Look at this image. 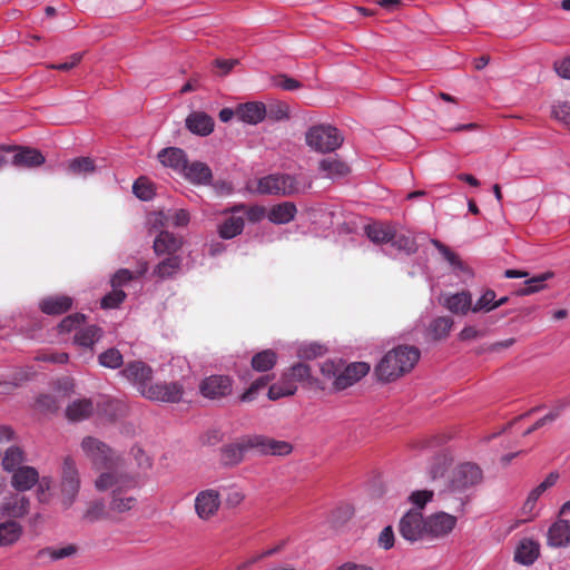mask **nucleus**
I'll return each mask as SVG.
<instances>
[{
    "label": "nucleus",
    "instance_id": "nucleus-18",
    "mask_svg": "<svg viewBox=\"0 0 570 570\" xmlns=\"http://www.w3.org/2000/svg\"><path fill=\"white\" fill-rule=\"evenodd\" d=\"M11 473L10 484L18 493L31 490L39 482L37 469L30 465H22Z\"/></svg>",
    "mask_w": 570,
    "mask_h": 570
},
{
    "label": "nucleus",
    "instance_id": "nucleus-13",
    "mask_svg": "<svg viewBox=\"0 0 570 570\" xmlns=\"http://www.w3.org/2000/svg\"><path fill=\"white\" fill-rule=\"evenodd\" d=\"M61 487L66 495V505L69 507L72 504L80 488L78 469L76 462L70 456H67L62 463Z\"/></svg>",
    "mask_w": 570,
    "mask_h": 570
},
{
    "label": "nucleus",
    "instance_id": "nucleus-37",
    "mask_svg": "<svg viewBox=\"0 0 570 570\" xmlns=\"http://www.w3.org/2000/svg\"><path fill=\"white\" fill-rule=\"evenodd\" d=\"M395 226L385 223H373L365 227L368 239L375 244H390Z\"/></svg>",
    "mask_w": 570,
    "mask_h": 570
},
{
    "label": "nucleus",
    "instance_id": "nucleus-7",
    "mask_svg": "<svg viewBox=\"0 0 570 570\" xmlns=\"http://www.w3.org/2000/svg\"><path fill=\"white\" fill-rule=\"evenodd\" d=\"M400 534L410 542L424 539L426 533V521L423 519L421 511L410 510L400 520Z\"/></svg>",
    "mask_w": 570,
    "mask_h": 570
},
{
    "label": "nucleus",
    "instance_id": "nucleus-63",
    "mask_svg": "<svg viewBox=\"0 0 570 570\" xmlns=\"http://www.w3.org/2000/svg\"><path fill=\"white\" fill-rule=\"evenodd\" d=\"M276 552V549H269V550H266L265 552L263 553H259V554H256V556H253L250 558H248L247 560L238 563L236 566V570H248L254 563L258 562L259 560H262L264 557H267V556H272L273 553Z\"/></svg>",
    "mask_w": 570,
    "mask_h": 570
},
{
    "label": "nucleus",
    "instance_id": "nucleus-16",
    "mask_svg": "<svg viewBox=\"0 0 570 570\" xmlns=\"http://www.w3.org/2000/svg\"><path fill=\"white\" fill-rule=\"evenodd\" d=\"M426 533L432 538L448 535L456 524V518L445 512H438L425 519Z\"/></svg>",
    "mask_w": 570,
    "mask_h": 570
},
{
    "label": "nucleus",
    "instance_id": "nucleus-24",
    "mask_svg": "<svg viewBox=\"0 0 570 570\" xmlns=\"http://www.w3.org/2000/svg\"><path fill=\"white\" fill-rule=\"evenodd\" d=\"M187 129L198 136H208L214 130V120L204 111H194L186 118Z\"/></svg>",
    "mask_w": 570,
    "mask_h": 570
},
{
    "label": "nucleus",
    "instance_id": "nucleus-23",
    "mask_svg": "<svg viewBox=\"0 0 570 570\" xmlns=\"http://www.w3.org/2000/svg\"><path fill=\"white\" fill-rule=\"evenodd\" d=\"M181 246V237L175 236L169 232H160L154 240V250L158 256L177 255Z\"/></svg>",
    "mask_w": 570,
    "mask_h": 570
},
{
    "label": "nucleus",
    "instance_id": "nucleus-6",
    "mask_svg": "<svg viewBox=\"0 0 570 570\" xmlns=\"http://www.w3.org/2000/svg\"><path fill=\"white\" fill-rule=\"evenodd\" d=\"M142 396L153 402L178 403L184 396V386L179 382L150 383Z\"/></svg>",
    "mask_w": 570,
    "mask_h": 570
},
{
    "label": "nucleus",
    "instance_id": "nucleus-22",
    "mask_svg": "<svg viewBox=\"0 0 570 570\" xmlns=\"http://www.w3.org/2000/svg\"><path fill=\"white\" fill-rule=\"evenodd\" d=\"M180 175L195 185H208L213 178L212 169L202 161H194L191 164L187 161Z\"/></svg>",
    "mask_w": 570,
    "mask_h": 570
},
{
    "label": "nucleus",
    "instance_id": "nucleus-60",
    "mask_svg": "<svg viewBox=\"0 0 570 570\" xmlns=\"http://www.w3.org/2000/svg\"><path fill=\"white\" fill-rule=\"evenodd\" d=\"M267 115L273 120H284L288 119L289 112H288V106L285 104H277L269 107V110L267 111Z\"/></svg>",
    "mask_w": 570,
    "mask_h": 570
},
{
    "label": "nucleus",
    "instance_id": "nucleus-19",
    "mask_svg": "<svg viewBox=\"0 0 570 570\" xmlns=\"http://www.w3.org/2000/svg\"><path fill=\"white\" fill-rule=\"evenodd\" d=\"M244 209V205L235 206L232 209V215L218 225V234L222 238L232 239L243 232L245 225L244 217L236 215V213Z\"/></svg>",
    "mask_w": 570,
    "mask_h": 570
},
{
    "label": "nucleus",
    "instance_id": "nucleus-1",
    "mask_svg": "<svg viewBox=\"0 0 570 570\" xmlns=\"http://www.w3.org/2000/svg\"><path fill=\"white\" fill-rule=\"evenodd\" d=\"M81 450L96 469H106L96 479L95 487L98 491L111 492L110 509L120 513L131 510L137 503L138 479L122 471L119 459L102 441L86 436Z\"/></svg>",
    "mask_w": 570,
    "mask_h": 570
},
{
    "label": "nucleus",
    "instance_id": "nucleus-29",
    "mask_svg": "<svg viewBox=\"0 0 570 570\" xmlns=\"http://www.w3.org/2000/svg\"><path fill=\"white\" fill-rule=\"evenodd\" d=\"M540 546L531 539H523L515 549L514 560L523 566L532 564L539 557Z\"/></svg>",
    "mask_w": 570,
    "mask_h": 570
},
{
    "label": "nucleus",
    "instance_id": "nucleus-33",
    "mask_svg": "<svg viewBox=\"0 0 570 570\" xmlns=\"http://www.w3.org/2000/svg\"><path fill=\"white\" fill-rule=\"evenodd\" d=\"M94 412V403L90 399L72 401L66 409L68 420L78 422L88 419Z\"/></svg>",
    "mask_w": 570,
    "mask_h": 570
},
{
    "label": "nucleus",
    "instance_id": "nucleus-12",
    "mask_svg": "<svg viewBox=\"0 0 570 570\" xmlns=\"http://www.w3.org/2000/svg\"><path fill=\"white\" fill-rule=\"evenodd\" d=\"M30 511V500L24 494L10 493L0 503V515L8 520L24 518Z\"/></svg>",
    "mask_w": 570,
    "mask_h": 570
},
{
    "label": "nucleus",
    "instance_id": "nucleus-39",
    "mask_svg": "<svg viewBox=\"0 0 570 570\" xmlns=\"http://www.w3.org/2000/svg\"><path fill=\"white\" fill-rule=\"evenodd\" d=\"M45 163L43 155L33 148H22L14 156L12 164L28 168L38 167Z\"/></svg>",
    "mask_w": 570,
    "mask_h": 570
},
{
    "label": "nucleus",
    "instance_id": "nucleus-15",
    "mask_svg": "<svg viewBox=\"0 0 570 570\" xmlns=\"http://www.w3.org/2000/svg\"><path fill=\"white\" fill-rule=\"evenodd\" d=\"M559 479V474L557 472H551L547 475V478L534 489L530 491L527 500L524 501L521 513L524 517V521L532 520L537 514V503L539 498L551 487H553Z\"/></svg>",
    "mask_w": 570,
    "mask_h": 570
},
{
    "label": "nucleus",
    "instance_id": "nucleus-54",
    "mask_svg": "<svg viewBox=\"0 0 570 570\" xmlns=\"http://www.w3.org/2000/svg\"><path fill=\"white\" fill-rule=\"evenodd\" d=\"M553 117L564 124L566 126H570V101L557 102L552 107Z\"/></svg>",
    "mask_w": 570,
    "mask_h": 570
},
{
    "label": "nucleus",
    "instance_id": "nucleus-40",
    "mask_svg": "<svg viewBox=\"0 0 570 570\" xmlns=\"http://www.w3.org/2000/svg\"><path fill=\"white\" fill-rule=\"evenodd\" d=\"M296 390L295 383L285 374L279 382L269 386L268 399L275 401L281 397L291 396L295 394Z\"/></svg>",
    "mask_w": 570,
    "mask_h": 570
},
{
    "label": "nucleus",
    "instance_id": "nucleus-56",
    "mask_svg": "<svg viewBox=\"0 0 570 570\" xmlns=\"http://www.w3.org/2000/svg\"><path fill=\"white\" fill-rule=\"evenodd\" d=\"M105 515V503L102 501L92 502L83 514V519L95 522Z\"/></svg>",
    "mask_w": 570,
    "mask_h": 570
},
{
    "label": "nucleus",
    "instance_id": "nucleus-5",
    "mask_svg": "<svg viewBox=\"0 0 570 570\" xmlns=\"http://www.w3.org/2000/svg\"><path fill=\"white\" fill-rule=\"evenodd\" d=\"M305 141L315 151L330 153L342 145L343 136L333 126L317 125L306 131Z\"/></svg>",
    "mask_w": 570,
    "mask_h": 570
},
{
    "label": "nucleus",
    "instance_id": "nucleus-58",
    "mask_svg": "<svg viewBox=\"0 0 570 570\" xmlns=\"http://www.w3.org/2000/svg\"><path fill=\"white\" fill-rule=\"evenodd\" d=\"M267 384V377H259L242 394L240 400L243 402L253 401L258 391Z\"/></svg>",
    "mask_w": 570,
    "mask_h": 570
},
{
    "label": "nucleus",
    "instance_id": "nucleus-20",
    "mask_svg": "<svg viewBox=\"0 0 570 570\" xmlns=\"http://www.w3.org/2000/svg\"><path fill=\"white\" fill-rule=\"evenodd\" d=\"M158 160L165 167L171 168L174 171L180 174L184 171L185 165L187 164V155L186 153L178 147H167L163 148L158 155Z\"/></svg>",
    "mask_w": 570,
    "mask_h": 570
},
{
    "label": "nucleus",
    "instance_id": "nucleus-31",
    "mask_svg": "<svg viewBox=\"0 0 570 570\" xmlns=\"http://www.w3.org/2000/svg\"><path fill=\"white\" fill-rule=\"evenodd\" d=\"M394 250L405 253L407 255L417 250L415 238L409 232L393 229V236L389 244Z\"/></svg>",
    "mask_w": 570,
    "mask_h": 570
},
{
    "label": "nucleus",
    "instance_id": "nucleus-10",
    "mask_svg": "<svg viewBox=\"0 0 570 570\" xmlns=\"http://www.w3.org/2000/svg\"><path fill=\"white\" fill-rule=\"evenodd\" d=\"M220 493L216 489H205L195 497V512L203 521H208L215 517L220 508Z\"/></svg>",
    "mask_w": 570,
    "mask_h": 570
},
{
    "label": "nucleus",
    "instance_id": "nucleus-25",
    "mask_svg": "<svg viewBox=\"0 0 570 570\" xmlns=\"http://www.w3.org/2000/svg\"><path fill=\"white\" fill-rule=\"evenodd\" d=\"M443 306L453 314L466 315L473 308L472 296L466 291L451 294L444 297Z\"/></svg>",
    "mask_w": 570,
    "mask_h": 570
},
{
    "label": "nucleus",
    "instance_id": "nucleus-47",
    "mask_svg": "<svg viewBox=\"0 0 570 570\" xmlns=\"http://www.w3.org/2000/svg\"><path fill=\"white\" fill-rule=\"evenodd\" d=\"M86 317L83 314L76 313L66 316L58 325L59 333H71L77 332L83 324Z\"/></svg>",
    "mask_w": 570,
    "mask_h": 570
},
{
    "label": "nucleus",
    "instance_id": "nucleus-28",
    "mask_svg": "<svg viewBox=\"0 0 570 570\" xmlns=\"http://www.w3.org/2000/svg\"><path fill=\"white\" fill-rule=\"evenodd\" d=\"M430 242L439 250L442 257L449 263L453 272H455L459 276L471 275L470 268L460 259V257L453 250H451L448 246H445L438 239L431 238Z\"/></svg>",
    "mask_w": 570,
    "mask_h": 570
},
{
    "label": "nucleus",
    "instance_id": "nucleus-17",
    "mask_svg": "<svg viewBox=\"0 0 570 570\" xmlns=\"http://www.w3.org/2000/svg\"><path fill=\"white\" fill-rule=\"evenodd\" d=\"M189 213L185 209H177L171 213L165 214L164 212H157L149 215L148 222L154 228L175 226L184 227L189 223Z\"/></svg>",
    "mask_w": 570,
    "mask_h": 570
},
{
    "label": "nucleus",
    "instance_id": "nucleus-21",
    "mask_svg": "<svg viewBox=\"0 0 570 570\" xmlns=\"http://www.w3.org/2000/svg\"><path fill=\"white\" fill-rule=\"evenodd\" d=\"M548 544L554 548L570 543V519H559L548 530Z\"/></svg>",
    "mask_w": 570,
    "mask_h": 570
},
{
    "label": "nucleus",
    "instance_id": "nucleus-55",
    "mask_svg": "<svg viewBox=\"0 0 570 570\" xmlns=\"http://www.w3.org/2000/svg\"><path fill=\"white\" fill-rule=\"evenodd\" d=\"M432 498L433 491L417 490L411 493L409 501L420 510L423 509L424 505L432 500Z\"/></svg>",
    "mask_w": 570,
    "mask_h": 570
},
{
    "label": "nucleus",
    "instance_id": "nucleus-30",
    "mask_svg": "<svg viewBox=\"0 0 570 570\" xmlns=\"http://www.w3.org/2000/svg\"><path fill=\"white\" fill-rule=\"evenodd\" d=\"M72 298L65 295L48 296L40 302V308L45 314L58 315L69 311Z\"/></svg>",
    "mask_w": 570,
    "mask_h": 570
},
{
    "label": "nucleus",
    "instance_id": "nucleus-52",
    "mask_svg": "<svg viewBox=\"0 0 570 570\" xmlns=\"http://www.w3.org/2000/svg\"><path fill=\"white\" fill-rule=\"evenodd\" d=\"M126 294L122 289L112 288V291L105 295L101 299L102 308H116L118 307L125 299Z\"/></svg>",
    "mask_w": 570,
    "mask_h": 570
},
{
    "label": "nucleus",
    "instance_id": "nucleus-46",
    "mask_svg": "<svg viewBox=\"0 0 570 570\" xmlns=\"http://www.w3.org/2000/svg\"><path fill=\"white\" fill-rule=\"evenodd\" d=\"M553 276L551 272H546L525 281V287L520 289L521 295H530L544 288V283Z\"/></svg>",
    "mask_w": 570,
    "mask_h": 570
},
{
    "label": "nucleus",
    "instance_id": "nucleus-50",
    "mask_svg": "<svg viewBox=\"0 0 570 570\" xmlns=\"http://www.w3.org/2000/svg\"><path fill=\"white\" fill-rule=\"evenodd\" d=\"M286 375L294 383L295 382H307V383L312 384L311 368L308 365H306L304 363H297V364L293 365L289 368V372L286 373Z\"/></svg>",
    "mask_w": 570,
    "mask_h": 570
},
{
    "label": "nucleus",
    "instance_id": "nucleus-49",
    "mask_svg": "<svg viewBox=\"0 0 570 570\" xmlns=\"http://www.w3.org/2000/svg\"><path fill=\"white\" fill-rule=\"evenodd\" d=\"M495 292L492 289L485 291L473 305L472 312H491L495 309Z\"/></svg>",
    "mask_w": 570,
    "mask_h": 570
},
{
    "label": "nucleus",
    "instance_id": "nucleus-45",
    "mask_svg": "<svg viewBox=\"0 0 570 570\" xmlns=\"http://www.w3.org/2000/svg\"><path fill=\"white\" fill-rule=\"evenodd\" d=\"M453 326L452 318L441 316L433 320L429 326V332L434 340H441L448 336Z\"/></svg>",
    "mask_w": 570,
    "mask_h": 570
},
{
    "label": "nucleus",
    "instance_id": "nucleus-26",
    "mask_svg": "<svg viewBox=\"0 0 570 570\" xmlns=\"http://www.w3.org/2000/svg\"><path fill=\"white\" fill-rule=\"evenodd\" d=\"M104 331L97 325H82L73 335V344L92 350L94 346L101 340Z\"/></svg>",
    "mask_w": 570,
    "mask_h": 570
},
{
    "label": "nucleus",
    "instance_id": "nucleus-32",
    "mask_svg": "<svg viewBox=\"0 0 570 570\" xmlns=\"http://www.w3.org/2000/svg\"><path fill=\"white\" fill-rule=\"evenodd\" d=\"M297 213L294 203L284 202L273 206L267 213V218L277 225H283L292 222Z\"/></svg>",
    "mask_w": 570,
    "mask_h": 570
},
{
    "label": "nucleus",
    "instance_id": "nucleus-8",
    "mask_svg": "<svg viewBox=\"0 0 570 570\" xmlns=\"http://www.w3.org/2000/svg\"><path fill=\"white\" fill-rule=\"evenodd\" d=\"M482 481V471L473 463H463L455 468L451 479L453 492H464Z\"/></svg>",
    "mask_w": 570,
    "mask_h": 570
},
{
    "label": "nucleus",
    "instance_id": "nucleus-4",
    "mask_svg": "<svg viewBox=\"0 0 570 570\" xmlns=\"http://www.w3.org/2000/svg\"><path fill=\"white\" fill-rule=\"evenodd\" d=\"M255 190L266 195H292L305 190L309 184L303 177L272 174L255 180Z\"/></svg>",
    "mask_w": 570,
    "mask_h": 570
},
{
    "label": "nucleus",
    "instance_id": "nucleus-51",
    "mask_svg": "<svg viewBox=\"0 0 570 570\" xmlns=\"http://www.w3.org/2000/svg\"><path fill=\"white\" fill-rule=\"evenodd\" d=\"M132 191L141 200H149L154 196L153 185L145 177H140L134 183Z\"/></svg>",
    "mask_w": 570,
    "mask_h": 570
},
{
    "label": "nucleus",
    "instance_id": "nucleus-9",
    "mask_svg": "<svg viewBox=\"0 0 570 570\" xmlns=\"http://www.w3.org/2000/svg\"><path fill=\"white\" fill-rule=\"evenodd\" d=\"M119 374L131 383L142 396V392L151 383L153 368L142 361H132L127 363Z\"/></svg>",
    "mask_w": 570,
    "mask_h": 570
},
{
    "label": "nucleus",
    "instance_id": "nucleus-34",
    "mask_svg": "<svg viewBox=\"0 0 570 570\" xmlns=\"http://www.w3.org/2000/svg\"><path fill=\"white\" fill-rule=\"evenodd\" d=\"M23 533L22 525L14 520L0 522V547H9L20 540Z\"/></svg>",
    "mask_w": 570,
    "mask_h": 570
},
{
    "label": "nucleus",
    "instance_id": "nucleus-57",
    "mask_svg": "<svg viewBox=\"0 0 570 570\" xmlns=\"http://www.w3.org/2000/svg\"><path fill=\"white\" fill-rule=\"evenodd\" d=\"M324 352V348L322 345L316 343L305 344L299 346L297 351V355L302 358H315L320 355H322Z\"/></svg>",
    "mask_w": 570,
    "mask_h": 570
},
{
    "label": "nucleus",
    "instance_id": "nucleus-59",
    "mask_svg": "<svg viewBox=\"0 0 570 570\" xmlns=\"http://www.w3.org/2000/svg\"><path fill=\"white\" fill-rule=\"evenodd\" d=\"M132 279V273L129 269L121 268L117 271L111 278L112 288H119Z\"/></svg>",
    "mask_w": 570,
    "mask_h": 570
},
{
    "label": "nucleus",
    "instance_id": "nucleus-38",
    "mask_svg": "<svg viewBox=\"0 0 570 570\" xmlns=\"http://www.w3.org/2000/svg\"><path fill=\"white\" fill-rule=\"evenodd\" d=\"M320 170L331 179H337L350 173L348 166L336 157H327L320 163Z\"/></svg>",
    "mask_w": 570,
    "mask_h": 570
},
{
    "label": "nucleus",
    "instance_id": "nucleus-64",
    "mask_svg": "<svg viewBox=\"0 0 570 570\" xmlns=\"http://www.w3.org/2000/svg\"><path fill=\"white\" fill-rule=\"evenodd\" d=\"M554 69L562 78L570 79V57H566L554 63Z\"/></svg>",
    "mask_w": 570,
    "mask_h": 570
},
{
    "label": "nucleus",
    "instance_id": "nucleus-43",
    "mask_svg": "<svg viewBox=\"0 0 570 570\" xmlns=\"http://www.w3.org/2000/svg\"><path fill=\"white\" fill-rule=\"evenodd\" d=\"M277 355L272 350H265L255 354L252 358V366L258 372H265L276 364Z\"/></svg>",
    "mask_w": 570,
    "mask_h": 570
},
{
    "label": "nucleus",
    "instance_id": "nucleus-14",
    "mask_svg": "<svg viewBox=\"0 0 570 570\" xmlns=\"http://www.w3.org/2000/svg\"><path fill=\"white\" fill-rule=\"evenodd\" d=\"M232 390L233 382L227 375H210L205 377L199 385L200 394L210 400L227 396Z\"/></svg>",
    "mask_w": 570,
    "mask_h": 570
},
{
    "label": "nucleus",
    "instance_id": "nucleus-48",
    "mask_svg": "<svg viewBox=\"0 0 570 570\" xmlns=\"http://www.w3.org/2000/svg\"><path fill=\"white\" fill-rule=\"evenodd\" d=\"M77 553V547L68 544L61 548H47L40 551L41 556H47L51 561H58L65 558H70Z\"/></svg>",
    "mask_w": 570,
    "mask_h": 570
},
{
    "label": "nucleus",
    "instance_id": "nucleus-44",
    "mask_svg": "<svg viewBox=\"0 0 570 570\" xmlns=\"http://www.w3.org/2000/svg\"><path fill=\"white\" fill-rule=\"evenodd\" d=\"M98 363L107 368H120L124 364L122 354L116 347H110L98 355Z\"/></svg>",
    "mask_w": 570,
    "mask_h": 570
},
{
    "label": "nucleus",
    "instance_id": "nucleus-35",
    "mask_svg": "<svg viewBox=\"0 0 570 570\" xmlns=\"http://www.w3.org/2000/svg\"><path fill=\"white\" fill-rule=\"evenodd\" d=\"M250 449L253 450V446L247 444V438L242 440V442L225 445L222 449V462L225 465L238 464L243 460L245 452Z\"/></svg>",
    "mask_w": 570,
    "mask_h": 570
},
{
    "label": "nucleus",
    "instance_id": "nucleus-42",
    "mask_svg": "<svg viewBox=\"0 0 570 570\" xmlns=\"http://www.w3.org/2000/svg\"><path fill=\"white\" fill-rule=\"evenodd\" d=\"M24 461V453L19 446H10L7 449L4 456L2 459V468L7 472H12L17 469H20Z\"/></svg>",
    "mask_w": 570,
    "mask_h": 570
},
{
    "label": "nucleus",
    "instance_id": "nucleus-3",
    "mask_svg": "<svg viewBox=\"0 0 570 570\" xmlns=\"http://www.w3.org/2000/svg\"><path fill=\"white\" fill-rule=\"evenodd\" d=\"M414 346L400 345L389 351L375 367L380 381L391 382L410 372L420 360Z\"/></svg>",
    "mask_w": 570,
    "mask_h": 570
},
{
    "label": "nucleus",
    "instance_id": "nucleus-11",
    "mask_svg": "<svg viewBox=\"0 0 570 570\" xmlns=\"http://www.w3.org/2000/svg\"><path fill=\"white\" fill-rule=\"evenodd\" d=\"M247 444L253 446L257 453L263 455H288L293 451V445L283 440H275L264 435H253L247 438Z\"/></svg>",
    "mask_w": 570,
    "mask_h": 570
},
{
    "label": "nucleus",
    "instance_id": "nucleus-2",
    "mask_svg": "<svg viewBox=\"0 0 570 570\" xmlns=\"http://www.w3.org/2000/svg\"><path fill=\"white\" fill-rule=\"evenodd\" d=\"M370 368L366 362L345 364L342 360H327L321 364L322 380L315 381L316 386L334 392L343 391L364 377Z\"/></svg>",
    "mask_w": 570,
    "mask_h": 570
},
{
    "label": "nucleus",
    "instance_id": "nucleus-53",
    "mask_svg": "<svg viewBox=\"0 0 570 570\" xmlns=\"http://www.w3.org/2000/svg\"><path fill=\"white\" fill-rule=\"evenodd\" d=\"M245 499V494L239 487L230 485L225 489V503L227 507H238Z\"/></svg>",
    "mask_w": 570,
    "mask_h": 570
},
{
    "label": "nucleus",
    "instance_id": "nucleus-36",
    "mask_svg": "<svg viewBox=\"0 0 570 570\" xmlns=\"http://www.w3.org/2000/svg\"><path fill=\"white\" fill-rule=\"evenodd\" d=\"M183 258L180 255H167L160 261L154 269V275L161 279L170 278L177 275L181 268Z\"/></svg>",
    "mask_w": 570,
    "mask_h": 570
},
{
    "label": "nucleus",
    "instance_id": "nucleus-62",
    "mask_svg": "<svg viewBox=\"0 0 570 570\" xmlns=\"http://www.w3.org/2000/svg\"><path fill=\"white\" fill-rule=\"evenodd\" d=\"M560 410L551 411L548 414H546L543 417L538 420L531 428L524 431V435H528L532 433L533 431L542 428L547 423L553 422L559 416Z\"/></svg>",
    "mask_w": 570,
    "mask_h": 570
},
{
    "label": "nucleus",
    "instance_id": "nucleus-41",
    "mask_svg": "<svg viewBox=\"0 0 570 570\" xmlns=\"http://www.w3.org/2000/svg\"><path fill=\"white\" fill-rule=\"evenodd\" d=\"M67 170L75 176H87L96 170V165L89 157H77L68 161Z\"/></svg>",
    "mask_w": 570,
    "mask_h": 570
},
{
    "label": "nucleus",
    "instance_id": "nucleus-27",
    "mask_svg": "<svg viewBox=\"0 0 570 570\" xmlns=\"http://www.w3.org/2000/svg\"><path fill=\"white\" fill-rule=\"evenodd\" d=\"M236 114L242 121L249 125H257L265 118L267 110L263 102L253 101L240 105Z\"/></svg>",
    "mask_w": 570,
    "mask_h": 570
},
{
    "label": "nucleus",
    "instance_id": "nucleus-61",
    "mask_svg": "<svg viewBox=\"0 0 570 570\" xmlns=\"http://www.w3.org/2000/svg\"><path fill=\"white\" fill-rule=\"evenodd\" d=\"M379 544L381 548L389 550L394 544V532L392 527H385L379 535Z\"/></svg>",
    "mask_w": 570,
    "mask_h": 570
}]
</instances>
